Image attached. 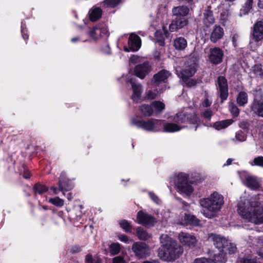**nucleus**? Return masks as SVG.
<instances>
[{
  "label": "nucleus",
  "mask_w": 263,
  "mask_h": 263,
  "mask_svg": "<svg viewBox=\"0 0 263 263\" xmlns=\"http://www.w3.org/2000/svg\"><path fill=\"white\" fill-rule=\"evenodd\" d=\"M133 252L139 258H144L149 256L151 254L148 248H132Z\"/></svg>",
  "instance_id": "nucleus-22"
},
{
  "label": "nucleus",
  "mask_w": 263,
  "mask_h": 263,
  "mask_svg": "<svg viewBox=\"0 0 263 263\" xmlns=\"http://www.w3.org/2000/svg\"><path fill=\"white\" fill-rule=\"evenodd\" d=\"M196 62V58H194L193 61H187L184 68L182 70H176L177 74L182 78V80L185 81L186 79L192 77L197 71Z\"/></svg>",
  "instance_id": "nucleus-6"
},
{
  "label": "nucleus",
  "mask_w": 263,
  "mask_h": 263,
  "mask_svg": "<svg viewBox=\"0 0 263 263\" xmlns=\"http://www.w3.org/2000/svg\"><path fill=\"white\" fill-rule=\"evenodd\" d=\"M251 34L255 42L263 40V22L259 21L254 24Z\"/></svg>",
  "instance_id": "nucleus-12"
},
{
  "label": "nucleus",
  "mask_w": 263,
  "mask_h": 263,
  "mask_svg": "<svg viewBox=\"0 0 263 263\" xmlns=\"http://www.w3.org/2000/svg\"><path fill=\"white\" fill-rule=\"evenodd\" d=\"M218 87L220 92L221 102L226 100L228 96V86L227 80L223 76H219L217 78Z\"/></svg>",
  "instance_id": "nucleus-10"
},
{
  "label": "nucleus",
  "mask_w": 263,
  "mask_h": 263,
  "mask_svg": "<svg viewBox=\"0 0 263 263\" xmlns=\"http://www.w3.org/2000/svg\"><path fill=\"white\" fill-rule=\"evenodd\" d=\"M85 261L86 263H94V260L91 255L88 254L86 256Z\"/></svg>",
  "instance_id": "nucleus-61"
},
{
  "label": "nucleus",
  "mask_w": 263,
  "mask_h": 263,
  "mask_svg": "<svg viewBox=\"0 0 263 263\" xmlns=\"http://www.w3.org/2000/svg\"><path fill=\"white\" fill-rule=\"evenodd\" d=\"M253 0H247L243 5L242 6L240 10L239 15L242 16V15L248 14L250 10L252 8Z\"/></svg>",
  "instance_id": "nucleus-30"
},
{
  "label": "nucleus",
  "mask_w": 263,
  "mask_h": 263,
  "mask_svg": "<svg viewBox=\"0 0 263 263\" xmlns=\"http://www.w3.org/2000/svg\"><path fill=\"white\" fill-rule=\"evenodd\" d=\"M223 56L222 50L218 47L211 49L209 55L210 62L214 64H218L221 62Z\"/></svg>",
  "instance_id": "nucleus-15"
},
{
  "label": "nucleus",
  "mask_w": 263,
  "mask_h": 263,
  "mask_svg": "<svg viewBox=\"0 0 263 263\" xmlns=\"http://www.w3.org/2000/svg\"><path fill=\"white\" fill-rule=\"evenodd\" d=\"M118 237H119V239L122 241H123L124 242H126V243H128L129 240H128V238L127 237V236L125 235H123V234H121V235H119L118 236Z\"/></svg>",
  "instance_id": "nucleus-59"
},
{
  "label": "nucleus",
  "mask_w": 263,
  "mask_h": 263,
  "mask_svg": "<svg viewBox=\"0 0 263 263\" xmlns=\"http://www.w3.org/2000/svg\"><path fill=\"white\" fill-rule=\"evenodd\" d=\"M150 198L156 203H159V199L158 196L153 192L149 193Z\"/></svg>",
  "instance_id": "nucleus-51"
},
{
  "label": "nucleus",
  "mask_w": 263,
  "mask_h": 263,
  "mask_svg": "<svg viewBox=\"0 0 263 263\" xmlns=\"http://www.w3.org/2000/svg\"><path fill=\"white\" fill-rule=\"evenodd\" d=\"M187 23L188 21L185 17H175L169 26V30L171 32L176 31L185 26Z\"/></svg>",
  "instance_id": "nucleus-16"
},
{
  "label": "nucleus",
  "mask_w": 263,
  "mask_h": 263,
  "mask_svg": "<svg viewBox=\"0 0 263 263\" xmlns=\"http://www.w3.org/2000/svg\"><path fill=\"white\" fill-rule=\"evenodd\" d=\"M235 137L237 140L239 141H243L246 140V137L241 131H239L236 133Z\"/></svg>",
  "instance_id": "nucleus-47"
},
{
  "label": "nucleus",
  "mask_w": 263,
  "mask_h": 263,
  "mask_svg": "<svg viewBox=\"0 0 263 263\" xmlns=\"http://www.w3.org/2000/svg\"><path fill=\"white\" fill-rule=\"evenodd\" d=\"M137 220L139 224L145 227L153 226L156 222V219L154 216L142 211L138 212Z\"/></svg>",
  "instance_id": "nucleus-8"
},
{
  "label": "nucleus",
  "mask_w": 263,
  "mask_h": 263,
  "mask_svg": "<svg viewBox=\"0 0 263 263\" xmlns=\"http://www.w3.org/2000/svg\"><path fill=\"white\" fill-rule=\"evenodd\" d=\"M139 110L142 114L145 117L151 116L154 113V109H153L151 104H142L139 106Z\"/></svg>",
  "instance_id": "nucleus-32"
},
{
  "label": "nucleus",
  "mask_w": 263,
  "mask_h": 263,
  "mask_svg": "<svg viewBox=\"0 0 263 263\" xmlns=\"http://www.w3.org/2000/svg\"><path fill=\"white\" fill-rule=\"evenodd\" d=\"M102 14V10L99 8L96 7L91 9L89 11V18L91 21H96L99 19Z\"/></svg>",
  "instance_id": "nucleus-31"
},
{
  "label": "nucleus",
  "mask_w": 263,
  "mask_h": 263,
  "mask_svg": "<svg viewBox=\"0 0 263 263\" xmlns=\"http://www.w3.org/2000/svg\"><path fill=\"white\" fill-rule=\"evenodd\" d=\"M136 233L138 238L141 240H146L151 237V235L141 227L137 228Z\"/></svg>",
  "instance_id": "nucleus-34"
},
{
  "label": "nucleus",
  "mask_w": 263,
  "mask_h": 263,
  "mask_svg": "<svg viewBox=\"0 0 263 263\" xmlns=\"http://www.w3.org/2000/svg\"><path fill=\"white\" fill-rule=\"evenodd\" d=\"M160 93H159V91L156 89L154 90H148L146 93L145 95V98L148 100H153L155 99Z\"/></svg>",
  "instance_id": "nucleus-43"
},
{
  "label": "nucleus",
  "mask_w": 263,
  "mask_h": 263,
  "mask_svg": "<svg viewBox=\"0 0 263 263\" xmlns=\"http://www.w3.org/2000/svg\"><path fill=\"white\" fill-rule=\"evenodd\" d=\"M182 252V248H160L158 256L163 260L172 261L178 257Z\"/></svg>",
  "instance_id": "nucleus-5"
},
{
  "label": "nucleus",
  "mask_w": 263,
  "mask_h": 263,
  "mask_svg": "<svg viewBox=\"0 0 263 263\" xmlns=\"http://www.w3.org/2000/svg\"><path fill=\"white\" fill-rule=\"evenodd\" d=\"M151 71V67L148 62L137 65L135 68L136 76L140 79H143Z\"/></svg>",
  "instance_id": "nucleus-14"
},
{
  "label": "nucleus",
  "mask_w": 263,
  "mask_h": 263,
  "mask_svg": "<svg viewBox=\"0 0 263 263\" xmlns=\"http://www.w3.org/2000/svg\"><path fill=\"white\" fill-rule=\"evenodd\" d=\"M184 83L186 84V85L188 86V87H192V86H195L196 83H197V82L196 81L193 80V79H189V78L186 79L185 80H183Z\"/></svg>",
  "instance_id": "nucleus-48"
},
{
  "label": "nucleus",
  "mask_w": 263,
  "mask_h": 263,
  "mask_svg": "<svg viewBox=\"0 0 263 263\" xmlns=\"http://www.w3.org/2000/svg\"><path fill=\"white\" fill-rule=\"evenodd\" d=\"M119 224L121 227L126 232H130L132 230V226L126 220H122L120 221Z\"/></svg>",
  "instance_id": "nucleus-41"
},
{
  "label": "nucleus",
  "mask_w": 263,
  "mask_h": 263,
  "mask_svg": "<svg viewBox=\"0 0 263 263\" xmlns=\"http://www.w3.org/2000/svg\"><path fill=\"white\" fill-rule=\"evenodd\" d=\"M240 263H257L254 259H242Z\"/></svg>",
  "instance_id": "nucleus-62"
},
{
  "label": "nucleus",
  "mask_w": 263,
  "mask_h": 263,
  "mask_svg": "<svg viewBox=\"0 0 263 263\" xmlns=\"http://www.w3.org/2000/svg\"><path fill=\"white\" fill-rule=\"evenodd\" d=\"M251 108L254 114L263 117V91L261 89H259L255 91L254 101Z\"/></svg>",
  "instance_id": "nucleus-7"
},
{
  "label": "nucleus",
  "mask_w": 263,
  "mask_h": 263,
  "mask_svg": "<svg viewBox=\"0 0 263 263\" xmlns=\"http://www.w3.org/2000/svg\"><path fill=\"white\" fill-rule=\"evenodd\" d=\"M212 115V111L211 109H207L205 110L203 113L202 116L203 117L207 119H210Z\"/></svg>",
  "instance_id": "nucleus-49"
},
{
  "label": "nucleus",
  "mask_w": 263,
  "mask_h": 263,
  "mask_svg": "<svg viewBox=\"0 0 263 263\" xmlns=\"http://www.w3.org/2000/svg\"><path fill=\"white\" fill-rule=\"evenodd\" d=\"M178 239L182 245L188 247L195 246L197 242L194 236L185 232H180L179 234Z\"/></svg>",
  "instance_id": "nucleus-13"
},
{
  "label": "nucleus",
  "mask_w": 263,
  "mask_h": 263,
  "mask_svg": "<svg viewBox=\"0 0 263 263\" xmlns=\"http://www.w3.org/2000/svg\"><path fill=\"white\" fill-rule=\"evenodd\" d=\"M102 50L104 52L107 54H109L110 52V48L108 45H106L105 47L102 48Z\"/></svg>",
  "instance_id": "nucleus-63"
},
{
  "label": "nucleus",
  "mask_w": 263,
  "mask_h": 263,
  "mask_svg": "<svg viewBox=\"0 0 263 263\" xmlns=\"http://www.w3.org/2000/svg\"><path fill=\"white\" fill-rule=\"evenodd\" d=\"M255 241H257V243H253V245L256 246H263V237H260L258 239H255Z\"/></svg>",
  "instance_id": "nucleus-58"
},
{
  "label": "nucleus",
  "mask_w": 263,
  "mask_h": 263,
  "mask_svg": "<svg viewBox=\"0 0 263 263\" xmlns=\"http://www.w3.org/2000/svg\"><path fill=\"white\" fill-rule=\"evenodd\" d=\"M163 126L164 132L170 133L179 131L182 128L181 126L177 124L172 123H166Z\"/></svg>",
  "instance_id": "nucleus-33"
},
{
  "label": "nucleus",
  "mask_w": 263,
  "mask_h": 263,
  "mask_svg": "<svg viewBox=\"0 0 263 263\" xmlns=\"http://www.w3.org/2000/svg\"><path fill=\"white\" fill-rule=\"evenodd\" d=\"M212 104V101L210 100L208 98H205L202 103L204 107H207L210 106Z\"/></svg>",
  "instance_id": "nucleus-60"
},
{
  "label": "nucleus",
  "mask_w": 263,
  "mask_h": 263,
  "mask_svg": "<svg viewBox=\"0 0 263 263\" xmlns=\"http://www.w3.org/2000/svg\"><path fill=\"white\" fill-rule=\"evenodd\" d=\"M184 224H190L196 225L198 223V220H197V219L194 215H190L189 214H184Z\"/></svg>",
  "instance_id": "nucleus-36"
},
{
  "label": "nucleus",
  "mask_w": 263,
  "mask_h": 263,
  "mask_svg": "<svg viewBox=\"0 0 263 263\" xmlns=\"http://www.w3.org/2000/svg\"><path fill=\"white\" fill-rule=\"evenodd\" d=\"M252 165H255L263 167V157L258 156L254 159L253 162H250Z\"/></svg>",
  "instance_id": "nucleus-46"
},
{
  "label": "nucleus",
  "mask_w": 263,
  "mask_h": 263,
  "mask_svg": "<svg viewBox=\"0 0 263 263\" xmlns=\"http://www.w3.org/2000/svg\"><path fill=\"white\" fill-rule=\"evenodd\" d=\"M101 30V36L103 35H108V31L107 27L105 26V25H104L102 27H99Z\"/></svg>",
  "instance_id": "nucleus-56"
},
{
  "label": "nucleus",
  "mask_w": 263,
  "mask_h": 263,
  "mask_svg": "<svg viewBox=\"0 0 263 263\" xmlns=\"http://www.w3.org/2000/svg\"><path fill=\"white\" fill-rule=\"evenodd\" d=\"M245 184L252 190H256L259 187V183L256 178L251 176L246 177Z\"/></svg>",
  "instance_id": "nucleus-26"
},
{
  "label": "nucleus",
  "mask_w": 263,
  "mask_h": 263,
  "mask_svg": "<svg viewBox=\"0 0 263 263\" xmlns=\"http://www.w3.org/2000/svg\"><path fill=\"white\" fill-rule=\"evenodd\" d=\"M189 9L187 6H179L175 7L172 9V13L176 17H184L189 13Z\"/></svg>",
  "instance_id": "nucleus-18"
},
{
  "label": "nucleus",
  "mask_w": 263,
  "mask_h": 263,
  "mask_svg": "<svg viewBox=\"0 0 263 263\" xmlns=\"http://www.w3.org/2000/svg\"><path fill=\"white\" fill-rule=\"evenodd\" d=\"M21 32H22V34L23 37L25 40L28 39V35L26 33V30H25V26L23 23H22V26H21Z\"/></svg>",
  "instance_id": "nucleus-50"
},
{
  "label": "nucleus",
  "mask_w": 263,
  "mask_h": 263,
  "mask_svg": "<svg viewBox=\"0 0 263 263\" xmlns=\"http://www.w3.org/2000/svg\"><path fill=\"white\" fill-rule=\"evenodd\" d=\"M172 120L178 124L184 123L187 122V113L180 112L176 114L174 116L171 117Z\"/></svg>",
  "instance_id": "nucleus-27"
},
{
  "label": "nucleus",
  "mask_w": 263,
  "mask_h": 263,
  "mask_svg": "<svg viewBox=\"0 0 263 263\" xmlns=\"http://www.w3.org/2000/svg\"><path fill=\"white\" fill-rule=\"evenodd\" d=\"M232 119H227L216 122L214 123L213 127L217 130H220L228 127L233 123Z\"/></svg>",
  "instance_id": "nucleus-28"
},
{
  "label": "nucleus",
  "mask_w": 263,
  "mask_h": 263,
  "mask_svg": "<svg viewBox=\"0 0 263 263\" xmlns=\"http://www.w3.org/2000/svg\"><path fill=\"white\" fill-rule=\"evenodd\" d=\"M33 191L35 194H42L48 191V187L43 184L36 183L33 187Z\"/></svg>",
  "instance_id": "nucleus-38"
},
{
  "label": "nucleus",
  "mask_w": 263,
  "mask_h": 263,
  "mask_svg": "<svg viewBox=\"0 0 263 263\" xmlns=\"http://www.w3.org/2000/svg\"><path fill=\"white\" fill-rule=\"evenodd\" d=\"M194 263H212L210 259H208L205 258H201L196 259L194 261Z\"/></svg>",
  "instance_id": "nucleus-52"
},
{
  "label": "nucleus",
  "mask_w": 263,
  "mask_h": 263,
  "mask_svg": "<svg viewBox=\"0 0 263 263\" xmlns=\"http://www.w3.org/2000/svg\"><path fill=\"white\" fill-rule=\"evenodd\" d=\"M223 28L219 26H216L211 33V41L213 43H216L223 37Z\"/></svg>",
  "instance_id": "nucleus-21"
},
{
  "label": "nucleus",
  "mask_w": 263,
  "mask_h": 263,
  "mask_svg": "<svg viewBox=\"0 0 263 263\" xmlns=\"http://www.w3.org/2000/svg\"><path fill=\"white\" fill-rule=\"evenodd\" d=\"M120 248H110V255H115L120 252Z\"/></svg>",
  "instance_id": "nucleus-57"
},
{
  "label": "nucleus",
  "mask_w": 263,
  "mask_h": 263,
  "mask_svg": "<svg viewBox=\"0 0 263 263\" xmlns=\"http://www.w3.org/2000/svg\"><path fill=\"white\" fill-rule=\"evenodd\" d=\"M249 122L246 120L241 121L239 124V127H240L242 129L247 128L249 127Z\"/></svg>",
  "instance_id": "nucleus-54"
},
{
  "label": "nucleus",
  "mask_w": 263,
  "mask_h": 263,
  "mask_svg": "<svg viewBox=\"0 0 263 263\" xmlns=\"http://www.w3.org/2000/svg\"><path fill=\"white\" fill-rule=\"evenodd\" d=\"M160 240L161 247H175L176 245V241L166 234L161 235L160 237Z\"/></svg>",
  "instance_id": "nucleus-25"
},
{
  "label": "nucleus",
  "mask_w": 263,
  "mask_h": 263,
  "mask_svg": "<svg viewBox=\"0 0 263 263\" xmlns=\"http://www.w3.org/2000/svg\"><path fill=\"white\" fill-rule=\"evenodd\" d=\"M229 109L233 117H238L239 114V110L234 103H230Z\"/></svg>",
  "instance_id": "nucleus-44"
},
{
  "label": "nucleus",
  "mask_w": 263,
  "mask_h": 263,
  "mask_svg": "<svg viewBox=\"0 0 263 263\" xmlns=\"http://www.w3.org/2000/svg\"><path fill=\"white\" fill-rule=\"evenodd\" d=\"M261 67L259 65H255L253 67V71H254L255 73L257 75H261L262 73L261 72Z\"/></svg>",
  "instance_id": "nucleus-55"
},
{
  "label": "nucleus",
  "mask_w": 263,
  "mask_h": 263,
  "mask_svg": "<svg viewBox=\"0 0 263 263\" xmlns=\"http://www.w3.org/2000/svg\"><path fill=\"white\" fill-rule=\"evenodd\" d=\"M112 263H125V261L122 257L117 256L113 258Z\"/></svg>",
  "instance_id": "nucleus-53"
},
{
  "label": "nucleus",
  "mask_w": 263,
  "mask_h": 263,
  "mask_svg": "<svg viewBox=\"0 0 263 263\" xmlns=\"http://www.w3.org/2000/svg\"><path fill=\"white\" fill-rule=\"evenodd\" d=\"M121 0H105L103 2L104 5L108 7H114L118 5Z\"/></svg>",
  "instance_id": "nucleus-45"
},
{
  "label": "nucleus",
  "mask_w": 263,
  "mask_h": 263,
  "mask_svg": "<svg viewBox=\"0 0 263 263\" xmlns=\"http://www.w3.org/2000/svg\"><path fill=\"white\" fill-rule=\"evenodd\" d=\"M174 183L179 192L186 196L190 195L193 191V187L188 180V176L185 173H179L175 178Z\"/></svg>",
  "instance_id": "nucleus-4"
},
{
  "label": "nucleus",
  "mask_w": 263,
  "mask_h": 263,
  "mask_svg": "<svg viewBox=\"0 0 263 263\" xmlns=\"http://www.w3.org/2000/svg\"><path fill=\"white\" fill-rule=\"evenodd\" d=\"M89 35L93 39L96 40L101 36V30L99 27H95L89 31Z\"/></svg>",
  "instance_id": "nucleus-39"
},
{
  "label": "nucleus",
  "mask_w": 263,
  "mask_h": 263,
  "mask_svg": "<svg viewBox=\"0 0 263 263\" xmlns=\"http://www.w3.org/2000/svg\"><path fill=\"white\" fill-rule=\"evenodd\" d=\"M203 22L204 24L207 27H209L214 24L215 19L211 10L209 9L205 10V12L203 13Z\"/></svg>",
  "instance_id": "nucleus-23"
},
{
  "label": "nucleus",
  "mask_w": 263,
  "mask_h": 263,
  "mask_svg": "<svg viewBox=\"0 0 263 263\" xmlns=\"http://www.w3.org/2000/svg\"><path fill=\"white\" fill-rule=\"evenodd\" d=\"M221 248H218V253L214 254L212 258L210 259V261L212 260L214 263H222L225 261V254L220 249Z\"/></svg>",
  "instance_id": "nucleus-29"
},
{
  "label": "nucleus",
  "mask_w": 263,
  "mask_h": 263,
  "mask_svg": "<svg viewBox=\"0 0 263 263\" xmlns=\"http://www.w3.org/2000/svg\"><path fill=\"white\" fill-rule=\"evenodd\" d=\"M208 241L213 242V245L217 247L232 246V243L226 238L220 235L211 234L208 237Z\"/></svg>",
  "instance_id": "nucleus-11"
},
{
  "label": "nucleus",
  "mask_w": 263,
  "mask_h": 263,
  "mask_svg": "<svg viewBox=\"0 0 263 263\" xmlns=\"http://www.w3.org/2000/svg\"><path fill=\"white\" fill-rule=\"evenodd\" d=\"M191 124H198L199 122V119L195 114L187 113V120Z\"/></svg>",
  "instance_id": "nucleus-42"
},
{
  "label": "nucleus",
  "mask_w": 263,
  "mask_h": 263,
  "mask_svg": "<svg viewBox=\"0 0 263 263\" xmlns=\"http://www.w3.org/2000/svg\"><path fill=\"white\" fill-rule=\"evenodd\" d=\"M173 45L177 50H183L187 46V41L183 37H177L174 39Z\"/></svg>",
  "instance_id": "nucleus-24"
},
{
  "label": "nucleus",
  "mask_w": 263,
  "mask_h": 263,
  "mask_svg": "<svg viewBox=\"0 0 263 263\" xmlns=\"http://www.w3.org/2000/svg\"><path fill=\"white\" fill-rule=\"evenodd\" d=\"M131 124L136 126L148 132H156L160 130L162 126V121L157 119L147 120H139L135 118L131 119Z\"/></svg>",
  "instance_id": "nucleus-3"
},
{
  "label": "nucleus",
  "mask_w": 263,
  "mask_h": 263,
  "mask_svg": "<svg viewBox=\"0 0 263 263\" xmlns=\"http://www.w3.org/2000/svg\"><path fill=\"white\" fill-rule=\"evenodd\" d=\"M59 187L60 190L62 192L70 190L72 188L71 183L64 173H62L59 178Z\"/></svg>",
  "instance_id": "nucleus-17"
},
{
  "label": "nucleus",
  "mask_w": 263,
  "mask_h": 263,
  "mask_svg": "<svg viewBox=\"0 0 263 263\" xmlns=\"http://www.w3.org/2000/svg\"><path fill=\"white\" fill-rule=\"evenodd\" d=\"M200 203L204 208L201 211L203 215L207 218H212L222 208L224 198L219 193L214 192L208 197L200 199Z\"/></svg>",
  "instance_id": "nucleus-2"
},
{
  "label": "nucleus",
  "mask_w": 263,
  "mask_h": 263,
  "mask_svg": "<svg viewBox=\"0 0 263 263\" xmlns=\"http://www.w3.org/2000/svg\"><path fill=\"white\" fill-rule=\"evenodd\" d=\"M170 76V73L168 71L165 70H162L154 75V83L156 85H159L162 82L166 83Z\"/></svg>",
  "instance_id": "nucleus-19"
},
{
  "label": "nucleus",
  "mask_w": 263,
  "mask_h": 263,
  "mask_svg": "<svg viewBox=\"0 0 263 263\" xmlns=\"http://www.w3.org/2000/svg\"><path fill=\"white\" fill-rule=\"evenodd\" d=\"M141 45V41L139 36L135 33H132L128 39V47H124V51L126 52L138 51Z\"/></svg>",
  "instance_id": "nucleus-9"
},
{
  "label": "nucleus",
  "mask_w": 263,
  "mask_h": 263,
  "mask_svg": "<svg viewBox=\"0 0 263 263\" xmlns=\"http://www.w3.org/2000/svg\"><path fill=\"white\" fill-rule=\"evenodd\" d=\"M142 263H159V261L158 260H151L144 261Z\"/></svg>",
  "instance_id": "nucleus-64"
},
{
  "label": "nucleus",
  "mask_w": 263,
  "mask_h": 263,
  "mask_svg": "<svg viewBox=\"0 0 263 263\" xmlns=\"http://www.w3.org/2000/svg\"><path fill=\"white\" fill-rule=\"evenodd\" d=\"M237 211L241 217L248 222L255 224L263 223V206L256 198L240 201Z\"/></svg>",
  "instance_id": "nucleus-1"
},
{
  "label": "nucleus",
  "mask_w": 263,
  "mask_h": 263,
  "mask_svg": "<svg viewBox=\"0 0 263 263\" xmlns=\"http://www.w3.org/2000/svg\"><path fill=\"white\" fill-rule=\"evenodd\" d=\"M49 202L52 204L59 207L62 206L64 205V200L60 198L59 197L50 198Z\"/></svg>",
  "instance_id": "nucleus-40"
},
{
  "label": "nucleus",
  "mask_w": 263,
  "mask_h": 263,
  "mask_svg": "<svg viewBox=\"0 0 263 263\" xmlns=\"http://www.w3.org/2000/svg\"><path fill=\"white\" fill-rule=\"evenodd\" d=\"M130 83L132 84L133 91L132 98L134 101H138L142 92V86L140 84L133 82L132 79L130 80Z\"/></svg>",
  "instance_id": "nucleus-20"
},
{
  "label": "nucleus",
  "mask_w": 263,
  "mask_h": 263,
  "mask_svg": "<svg viewBox=\"0 0 263 263\" xmlns=\"http://www.w3.org/2000/svg\"><path fill=\"white\" fill-rule=\"evenodd\" d=\"M236 100L239 106H243L248 102L247 93L244 91L240 92L237 96Z\"/></svg>",
  "instance_id": "nucleus-35"
},
{
  "label": "nucleus",
  "mask_w": 263,
  "mask_h": 263,
  "mask_svg": "<svg viewBox=\"0 0 263 263\" xmlns=\"http://www.w3.org/2000/svg\"><path fill=\"white\" fill-rule=\"evenodd\" d=\"M154 112H160L165 109V104L160 101H154L151 103Z\"/></svg>",
  "instance_id": "nucleus-37"
}]
</instances>
